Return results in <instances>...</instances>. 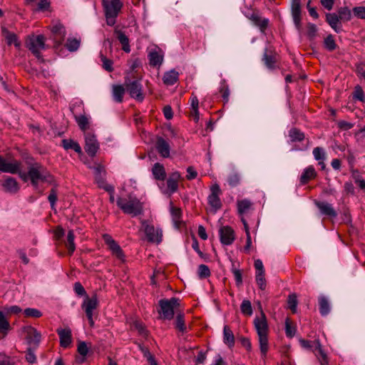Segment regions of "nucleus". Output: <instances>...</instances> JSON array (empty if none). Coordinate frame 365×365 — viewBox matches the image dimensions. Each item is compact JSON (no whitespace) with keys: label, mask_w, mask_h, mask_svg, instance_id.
<instances>
[{"label":"nucleus","mask_w":365,"mask_h":365,"mask_svg":"<svg viewBox=\"0 0 365 365\" xmlns=\"http://www.w3.org/2000/svg\"><path fill=\"white\" fill-rule=\"evenodd\" d=\"M28 172H23L21 170V163L17 160H12L7 162L0 155V171L11 174H18L19 178L24 182L30 180L31 185L34 188H37L38 182H46L51 183L53 176L46 170V169L39 163L27 162Z\"/></svg>","instance_id":"nucleus-1"},{"label":"nucleus","mask_w":365,"mask_h":365,"mask_svg":"<svg viewBox=\"0 0 365 365\" xmlns=\"http://www.w3.org/2000/svg\"><path fill=\"white\" fill-rule=\"evenodd\" d=\"M25 46L38 61H44L41 52L46 50L48 46L46 44V37L43 35H29L25 39Z\"/></svg>","instance_id":"nucleus-2"},{"label":"nucleus","mask_w":365,"mask_h":365,"mask_svg":"<svg viewBox=\"0 0 365 365\" xmlns=\"http://www.w3.org/2000/svg\"><path fill=\"white\" fill-rule=\"evenodd\" d=\"M116 203L118 207L125 214L131 215L132 216L135 217L143 213V204L135 197L129 195L128 199L118 197Z\"/></svg>","instance_id":"nucleus-3"},{"label":"nucleus","mask_w":365,"mask_h":365,"mask_svg":"<svg viewBox=\"0 0 365 365\" xmlns=\"http://www.w3.org/2000/svg\"><path fill=\"white\" fill-rule=\"evenodd\" d=\"M102 5L107 24L113 26L115 24V18L123 6L122 2L120 0H102Z\"/></svg>","instance_id":"nucleus-4"},{"label":"nucleus","mask_w":365,"mask_h":365,"mask_svg":"<svg viewBox=\"0 0 365 365\" xmlns=\"http://www.w3.org/2000/svg\"><path fill=\"white\" fill-rule=\"evenodd\" d=\"M160 309L158 310L160 318L170 320L174 317V309L179 307V299L172 297L170 299H162L158 302Z\"/></svg>","instance_id":"nucleus-5"},{"label":"nucleus","mask_w":365,"mask_h":365,"mask_svg":"<svg viewBox=\"0 0 365 365\" xmlns=\"http://www.w3.org/2000/svg\"><path fill=\"white\" fill-rule=\"evenodd\" d=\"M124 86L130 97L137 101L142 102L144 95L142 91V84L140 79H131L129 76L125 77Z\"/></svg>","instance_id":"nucleus-6"},{"label":"nucleus","mask_w":365,"mask_h":365,"mask_svg":"<svg viewBox=\"0 0 365 365\" xmlns=\"http://www.w3.org/2000/svg\"><path fill=\"white\" fill-rule=\"evenodd\" d=\"M141 223L148 241L153 243H160L163 238L161 229L155 228L153 225L148 224L146 220H142Z\"/></svg>","instance_id":"nucleus-7"},{"label":"nucleus","mask_w":365,"mask_h":365,"mask_svg":"<svg viewBox=\"0 0 365 365\" xmlns=\"http://www.w3.org/2000/svg\"><path fill=\"white\" fill-rule=\"evenodd\" d=\"M50 30L51 32V38L55 43V46H60L63 42L66 34L64 26L58 21H53L50 26Z\"/></svg>","instance_id":"nucleus-8"},{"label":"nucleus","mask_w":365,"mask_h":365,"mask_svg":"<svg viewBox=\"0 0 365 365\" xmlns=\"http://www.w3.org/2000/svg\"><path fill=\"white\" fill-rule=\"evenodd\" d=\"M98 303L97 295L93 294L91 298L88 297V296H86L81 305V307L85 311L86 315L91 327L94 324V321L93 319V311L97 308Z\"/></svg>","instance_id":"nucleus-9"},{"label":"nucleus","mask_w":365,"mask_h":365,"mask_svg":"<svg viewBox=\"0 0 365 365\" xmlns=\"http://www.w3.org/2000/svg\"><path fill=\"white\" fill-rule=\"evenodd\" d=\"M211 193L207 197L208 204L210 205L214 212L220 210L222 207V202L220 195L222 192L217 184L213 185L210 187Z\"/></svg>","instance_id":"nucleus-10"},{"label":"nucleus","mask_w":365,"mask_h":365,"mask_svg":"<svg viewBox=\"0 0 365 365\" xmlns=\"http://www.w3.org/2000/svg\"><path fill=\"white\" fill-rule=\"evenodd\" d=\"M26 333V340L29 347L37 349L41 339V334L33 327L28 326L24 327Z\"/></svg>","instance_id":"nucleus-11"},{"label":"nucleus","mask_w":365,"mask_h":365,"mask_svg":"<svg viewBox=\"0 0 365 365\" xmlns=\"http://www.w3.org/2000/svg\"><path fill=\"white\" fill-rule=\"evenodd\" d=\"M85 150L91 157H93L99 149V143L94 134L91 133H85Z\"/></svg>","instance_id":"nucleus-12"},{"label":"nucleus","mask_w":365,"mask_h":365,"mask_svg":"<svg viewBox=\"0 0 365 365\" xmlns=\"http://www.w3.org/2000/svg\"><path fill=\"white\" fill-rule=\"evenodd\" d=\"M291 13L294 24L299 32L302 31V10L300 0H292Z\"/></svg>","instance_id":"nucleus-13"},{"label":"nucleus","mask_w":365,"mask_h":365,"mask_svg":"<svg viewBox=\"0 0 365 365\" xmlns=\"http://www.w3.org/2000/svg\"><path fill=\"white\" fill-rule=\"evenodd\" d=\"M1 185L6 192L16 194L19 192L20 186L16 180L12 177L7 176L1 181Z\"/></svg>","instance_id":"nucleus-14"},{"label":"nucleus","mask_w":365,"mask_h":365,"mask_svg":"<svg viewBox=\"0 0 365 365\" xmlns=\"http://www.w3.org/2000/svg\"><path fill=\"white\" fill-rule=\"evenodd\" d=\"M220 238L222 244L230 245L235 239V232L231 227L223 226L220 229Z\"/></svg>","instance_id":"nucleus-15"},{"label":"nucleus","mask_w":365,"mask_h":365,"mask_svg":"<svg viewBox=\"0 0 365 365\" xmlns=\"http://www.w3.org/2000/svg\"><path fill=\"white\" fill-rule=\"evenodd\" d=\"M105 243L108 246L113 255H115L118 259H123L124 257L123 252L118 244L108 234L103 236Z\"/></svg>","instance_id":"nucleus-16"},{"label":"nucleus","mask_w":365,"mask_h":365,"mask_svg":"<svg viewBox=\"0 0 365 365\" xmlns=\"http://www.w3.org/2000/svg\"><path fill=\"white\" fill-rule=\"evenodd\" d=\"M56 332L59 336L60 345L63 348H68L72 342V333L70 328H58Z\"/></svg>","instance_id":"nucleus-17"},{"label":"nucleus","mask_w":365,"mask_h":365,"mask_svg":"<svg viewBox=\"0 0 365 365\" xmlns=\"http://www.w3.org/2000/svg\"><path fill=\"white\" fill-rule=\"evenodd\" d=\"M255 327L258 335L267 334L268 325L265 314L261 312L260 317H257L254 319Z\"/></svg>","instance_id":"nucleus-18"},{"label":"nucleus","mask_w":365,"mask_h":365,"mask_svg":"<svg viewBox=\"0 0 365 365\" xmlns=\"http://www.w3.org/2000/svg\"><path fill=\"white\" fill-rule=\"evenodd\" d=\"M155 148L161 157L168 158L170 156V144L163 138L160 136L157 137Z\"/></svg>","instance_id":"nucleus-19"},{"label":"nucleus","mask_w":365,"mask_h":365,"mask_svg":"<svg viewBox=\"0 0 365 365\" xmlns=\"http://www.w3.org/2000/svg\"><path fill=\"white\" fill-rule=\"evenodd\" d=\"M326 21L331 26V28L336 33H340L342 31L341 20L337 14H326Z\"/></svg>","instance_id":"nucleus-20"},{"label":"nucleus","mask_w":365,"mask_h":365,"mask_svg":"<svg viewBox=\"0 0 365 365\" xmlns=\"http://www.w3.org/2000/svg\"><path fill=\"white\" fill-rule=\"evenodd\" d=\"M315 205L323 215L329 216L334 218L337 216V213L332 205L327 202L315 201Z\"/></svg>","instance_id":"nucleus-21"},{"label":"nucleus","mask_w":365,"mask_h":365,"mask_svg":"<svg viewBox=\"0 0 365 365\" xmlns=\"http://www.w3.org/2000/svg\"><path fill=\"white\" fill-rule=\"evenodd\" d=\"M262 61L269 69L273 70L276 68L277 54L272 50L266 48L263 54Z\"/></svg>","instance_id":"nucleus-22"},{"label":"nucleus","mask_w":365,"mask_h":365,"mask_svg":"<svg viewBox=\"0 0 365 365\" xmlns=\"http://www.w3.org/2000/svg\"><path fill=\"white\" fill-rule=\"evenodd\" d=\"M314 349L313 351L315 353V355L317 356L320 364L322 365H327L328 364V358L326 352L322 349V344L319 339H315L314 341Z\"/></svg>","instance_id":"nucleus-23"},{"label":"nucleus","mask_w":365,"mask_h":365,"mask_svg":"<svg viewBox=\"0 0 365 365\" xmlns=\"http://www.w3.org/2000/svg\"><path fill=\"white\" fill-rule=\"evenodd\" d=\"M114 34L115 35L116 38L119 41V42L122 45V49L126 52L129 53L130 51L129 39L128 36L125 34L124 32L118 29L117 28L114 30Z\"/></svg>","instance_id":"nucleus-24"},{"label":"nucleus","mask_w":365,"mask_h":365,"mask_svg":"<svg viewBox=\"0 0 365 365\" xmlns=\"http://www.w3.org/2000/svg\"><path fill=\"white\" fill-rule=\"evenodd\" d=\"M179 78V73L175 69H171L164 73L163 81L166 86H173L178 81Z\"/></svg>","instance_id":"nucleus-25"},{"label":"nucleus","mask_w":365,"mask_h":365,"mask_svg":"<svg viewBox=\"0 0 365 365\" xmlns=\"http://www.w3.org/2000/svg\"><path fill=\"white\" fill-rule=\"evenodd\" d=\"M94 175H95V180L96 183L98 185V187H103L105 184V175H106V170L105 168L101 165H98L97 166L93 168Z\"/></svg>","instance_id":"nucleus-26"},{"label":"nucleus","mask_w":365,"mask_h":365,"mask_svg":"<svg viewBox=\"0 0 365 365\" xmlns=\"http://www.w3.org/2000/svg\"><path fill=\"white\" fill-rule=\"evenodd\" d=\"M152 173L154 176V178L158 180H164L166 178L165 168L162 164L159 163L154 164L152 168Z\"/></svg>","instance_id":"nucleus-27"},{"label":"nucleus","mask_w":365,"mask_h":365,"mask_svg":"<svg viewBox=\"0 0 365 365\" xmlns=\"http://www.w3.org/2000/svg\"><path fill=\"white\" fill-rule=\"evenodd\" d=\"M250 19L255 24V26H258L261 31H264L269 23L267 19H262L257 14L253 13L251 14Z\"/></svg>","instance_id":"nucleus-28"},{"label":"nucleus","mask_w":365,"mask_h":365,"mask_svg":"<svg viewBox=\"0 0 365 365\" xmlns=\"http://www.w3.org/2000/svg\"><path fill=\"white\" fill-rule=\"evenodd\" d=\"M61 146L66 150L71 149L78 154L82 153L80 145L72 139H63L61 140Z\"/></svg>","instance_id":"nucleus-29"},{"label":"nucleus","mask_w":365,"mask_h":365,"mask_svg":"<svg viewBox=\"0 0 365 365\" xmlns=\"http://www.w3.org/2000/svg\"><path fill=\"white\" fill-rule=\"evenodd\" d=\"M317 173L313 166H309L304 169L300 177V182L302 185L307 184L311 179L316 177Z\"/></svg>","instance_id":"nucleus-30"},{"label":"nucleus","mask_w":365,"mask_h":365,"mask_svg":"<svg viewBox=\"0 0 365 365\" xmlns=\"http://www.w3.org/2000/svg\"><path fill=\"white\" fill-rule=\"evenodd\" d=\"M2 34L4 36L8 45L14 43L16 48H19L21 46V43L18 41L17 36L14 33L10 32L6 28H3Z\"/></svg>","instance_id":"nucleus-31"},{"label":"nucleus","mask_w":365,"mask_h":365,"mask_svg":"<svg viewBox=\"0 0 365 365\" xmlns=\"http://www.w3.org/2000/svg\"><path fill=\"white\" fill-rule=\"evenodd\" d=\"M319 309L322 316H327L330 312V305L328 299L324 296L319 297Z\"/></svg>","instance_id":"nucleus-32"},{"label":"nucleus","mask_w":365,"mask_h":365,"mask_svg":"<svg viewBox=\"0 0 365 365\" xmlns=\"http://www.w3.org/2000/svg\"><path fill=\"white\" fill-rule=\"evenodd\" d=\"M149 63L152 66H160L163 63V56L158 51H153L148 55Z\"/></svg>","instance_id":"nucleus-33"},{"label":"nucleus","mask_w":365,"mask_h":365,"mask_svg":"<svg viewBox=\"0 0 365 365\" xmlns=\"http://www.w3.org/2000/svg\"><path fill=\"white\" fill-rule=\"evenodd\" d=\"M223 341L225 344L228 345L230 347L235 344V336L234 334L228 326H225L223 329Z\"/></svg>","instance_id":"nucleus-34"},{"label":"nucleus","mask_w":365,"mask_h":365,"mask_svg":"<svg viewBox=\"0 0 365 365\" xmlns=\"http://www.w3.org/2000/svg\"><path fill=\"white\" fill-rule=\"evenodd\" d=\"M125 91V87L123 86L114 85L113 86V96L114 100L118 103H121Z\"/></svg>","instance_id":"nucleus-35"},{"label":"nucleus","mask_w":365,"mask_h":365,"mask_svg":"<svg viewBox=\"0 0 365 365\" xmlns=\"http://www.w3.org/2000/svg\"><path fill=\"white\" fill-rule=\"evenodd\" d=\"M74 233L72 230H70L67 234V239L66 242V246L68 248V254L71 255L75 251L76 246L74 243Z\"/></svg>","instance_id":"nucleus-36"},{"label":"nucleus","mask_w":365,"mask_h":365,"mask_svg":"<svg viewBox=\"0 0 365 365\" xmlns=\"http://www.w3.org/2000/svg\"><path fill=\"white\" fill-rule=\"evenodd\" d=\"M252 207V202L247 199L237 201V211L240 215L246 213Z\"/></svg>","instance_id":"nucleus-37"},{"label":"nucleus","mask_w":365,"mask_h":365,"mask_svg":"<svg viewBox=\"0 0 365 365\" xmlns=\"http://www.w3.org/2000/svg\"><path fill=\"white\" fill-rule=\"evenodd\" d=\"M74 117L78 127L81 130L86 131L89 128V120L85 115H75Z\"/></svg>","instance_id":"nucleus-38"},{"label":"nucleus","mask_w":365,"mask_h":365,"mask_svg":"<svg viewBox=\"0 0 365 365\" xmlns=\"http://www.w3.org/2000/svg\"><path fill=\"white\" fill-rule=\"evenodd\" d=\"M289 136L293 142H301L304 139V134L300 130L294 128L289 131Z\"/></svg>","instance_id":"nucleus-39"},{"label":"nucleus","mask_w":365,"mask_h":365,"mask_svg":"<svg viewBox=\"0 0 365 365\" xmlns=\"http://www.w3.org/2000/svg\"><path fill=\"white\" fill-rule=\"evenodd\" d=\"M338 16L341 21H349L351 19V11L346 6L340 7L338 9Z\"/></svg>","instance_id":"nucleus-40"},{"label":"nucleus","mask_w":365,"mask_h":365,"mask_svg":"<svg viewBox=\"0 0 365 365\" xmlns=\"http://www.w3.org/2000/svg\"><path fill=\"white\" fill-rule=\"evenodd\" d=\"M198 104L199 101L197 97L192 94L191 96V107L192 109L191 115L194 117V120L196 122L199 120Z\"/></svg>","instance_id":"nucleus-41"},{"label":"nucleus","mask_w":365,"mask_h":365,"mask_svg":"<svg viewBox=\"0 0 365 365\" xmlns=\"http://www.w3.org/2000/svg\"><path fill=\"white\" fill-rule=\"evenodd\" d=\"M258 336L260 351L262 354L265 356L269 349L267 334L258 335Z\"/></svg>","instance_id":"nucleus-42"},{"label":"nucleus","mask_w":365,"mask_h":365,"mask_svg":"<svg viewBox=\"0 0 365 365\" xmlns=\"http://www.w3.org/2000/svg\"><path fill=\"white\" fill-rule=\"evenodd\" d=\"M10 329V324L3 312L0 311V333L6 334Z\"/></svg>","instance_id":"nucleus-43"},{"label":"nucleus","mask_w":365,"mask_h":365,"mask_svg":"<svg viewBox=\"0 0 365 365\" xmlns=\"http://www.w3.org/2000/svg\"><path fill=\"white\" fill-rule=\"evenodd\" d=\"M324 45L327 50L332 51L336 49V44L335 43L334 36L331 34L328 35L324 41Z\"/></svg>","instance_id":"nucleus-44"},{"label":"nucleus","mask_w":365,"mask_h":365,"mask_svg":"<svg viewBox=\"0 0 365 365\" xmlns=\"http://www.w3.org/2000/svg\"><path fill=\"white\" fill-rule=\"evenodd\" d=\"M307 35L309 40H314L317 35L318 29L317 26L312 23H308L307 24Z\"/></svg>","instance_id":"nucleus-45"},{"label":"nucleus","mask_w":365,"mask_h":365,"mask_svg":"<svg viewBox=\"0 0 365 365\" xmlns=\"http://www.w3.org/2000/svg\"><path fill=\"white\" fill-rule=\"evenodd\" d=\"M100 58L102 62L103 68L108 72H112L113 71V61L107 58L106 56H104L102 53H100Z\"/></svg>","instance_id":"nucleus-46"},{"label":"nucleus","mask_w":365,"mask_h":365,"mask_svg":"<svg viewBox=\"0 0 365 365\" xmlns=\"http://www.w3.org/2000/svg\"><path fill=\"white\" fill-rule=\"evenodd\" d=\"M80 46V41L76 38H68L65 46L70 51H76Z\"/></svg>","instance_id":"nucleus-47"},{"label":"nucleus","mask_w":365,"mask_h":365,"mask_svg":"<svg viewBox=\"0 0 365 365\" xmlns=\"http://www.w3.org/2000/svg\"><path fill=\"white\" fill-rule=\"evenodd\" d=\"M241 312L243 314L250 316L252 314V307L249 300H243L240 306Z\"/></svg>","instance_id":"nucleus-48"},{"label":"nucleus","mask_w":365,"mask_h":365,"mask_svg":"<svg viewBox=\"0 0 365 365\" xmlns=\"http://www.w3.org/2000/svg\"><path fill=\"white\" fill-rule=\"evenodd\" d=\"M220 93L222 95L223 101L225 103H227L229 101L230 89H229L228 86L226 84L225 80H223L221 82V87H220Z\"/></svg>","instance_id":"nucleus-49"},{"label":"nucleus","mask_w":365,"mask_h":365,"mask_svg":"<svg viewBox=\"0 0 365 365\" xmlns=\"http://www.w3.org/2000/svg\"><path fill=\"white\" fill-rule=\"evenodd\" d=\"M175 328L178 329L181 332L185 331L186 326L185 324L184 315L183 314H178L177 315L176 320H175Z\"/></svg>","instance_id":"nucleus-50"},{"label":"nucleus","mask_w":365,"mask_h":365,"mask_svg":"<svg viewBox=\"0 0 365 365\" xmlns=\"http://www.w3.org/2000/svg\"><path fill=\"white\" fill-rule=\"evenodd\" d=\"M314 159L317 161L324 160L326 158V153L324 148L321 147L314 148L313 150Z\"/></svg>","instance_id":"nucleus-51"},{"label":"nucleus","mask_w":365,"mask_h":365,"mask_svg":"<svg viewBox=\"0 0 365 365\" xmlns=\"http://www.w3.org/2000/svg\"><path fill=\"white\" fill-rule=\"evenodd\" d=\"M255 279L259 288L261 290H264L267 286L266 279L264 278V273H256Z\"/></svg>","instance_id":"nucleus-52"},{"label":"nucleus","mask_w":365,"mask_h":365,"mask_svg":"<svg viewBox=\"0 0 365 365\" xmlns=\"http://www.w3.org/2000/svg\"><path fill=\"white\" fill-rule=\"evenodd\" d=\"M288 306L291 309L292 313H295L297 312V295L295 294H292L289 295L288 297Z\"/></svg>","instance_id":"nucleus-53"},{"label":"nucleus","mask_w":365,"mask_h":365,"mask_svg":"<svg viewBox=\"0 0 365 365\" xmlns=\"http://www.w3.org/2000/svg\"><path fill=\"white\" fill-rule=\"evenodd\" d=\"M210 271L209 267L205 264H200L198 267V276L201 279L210 277Z\"/></svg>","instance_id":"nucleus-54"},{"label":"nucleus","mask_w":365,"mask_h":365,"mask_svg":"<svg viewBox=\"0 0 365 365\" xmlns=\"http://www.w3.org/2000/svg\"><path fill=\"white\" fill-rule=\"evenodd\" d=\"M24 314L28 317L39 318L42 316V313L37 309L26 308L24 310Z\"/></svg>","instance_id":"nucleus-55"},{"label":"nucleus","mask_w":365,"mask_h":365,"mask_svg":"<svg viewBox=\"0 0 365 365\" xmlns=\"http://www.w3.org/2000/svg\"><path fill=\"white\" fill-rule=\"evenodd\" d=\"M36 349L34 347H28L26 351V359L30 364H34L36 361V357L34 354Z\"/></svg>","instance_id":"nucleus-56"},{"label":"nucleus","mask_w":365,"mask_h":365,"mask_svg":"<svg viewBox=\"0 0 365 365\" xmlns=\"http://www.w3.org/2000/svg\"><path fill=\"white\" fill-rule=\"evenodd\" d=\"M353 98L360 101H364V93L362 88L360 86H356L354 88L353 93Z\"/></svg>","instance_id":"nucleus-57"},{"label":"nucleus","mask_w":365,"mask_h":365,"mask_svg":"<svg viewBox=\"0 0 365 365\" xmlns=\"http://www.w3.org/2000/svg\"><path fill=\"white\" fill-rule=\"evenodd\" d=\"M240 181V176L237 173H232L227 178V182L231 187L237 186Z\"/></svg>","instance_id":"nucleus-58"},{"label":"nucleus","mask_w":365,"mask_h":365,"mask_svg":"<svg viewBox=\"0 0 365 365\" xmlns=\"http://www.w3.org/2000/svg\"><path fill=\"white\" fill-rule=\"evenodd\" d=\"M354 16L361 19H365V6H355L353 9Z\"/></svg>","instance_id":"nucleus-59"},{"label":"nucleus","mask_w":365,"mask_h":365,"mask_svg":"<svg viewBox=\"0 0 365 365\" xmlns=\"http://www.w3.org/2000/svg\"><path fill=\"white\" fill-rule=\"evenodd\" d=\"M170 212H171V215H172L173 221L175 222V224H177L180 220V217H181V215H182L181 210L178 207H172Z\"/></svg>","instance_id":"nucleus-60"},{"label":"nucleus","mask_w":365,"mask_h":365,"mask_svg":"<svg viewBox=\"0 0 365 365\" xmlns=\"http://www.w3.org/2000/svg\"><path fill=\"white\" fill-rule=\"evenodd\" d=\"M296 332V329L291 326L289 323V319H287L285 322V333L287 336L292 338L294 336Z\"/></svg>","instance_id":"nucleus-61"},{"label":"nucleus","mask_w":365,"mask_h":365,"mask_svg":"<svg viewBox=\"0 0 365 365\" xmlns=\"http://www.w3.org/2000/svg\"><path fill=\"white\" fill-rule=\"evenodd\" d=\"M168 192L171 195L177 191L178 188V182L173 180H167Z\"/></svg>","instance_id":"nucleus-62"},{"label":"nucleus","mask_w":365,"mask_h":365,"mask_svg":"<svg viewBox=\"0 0 365 365\" xmlns=\"http://www.w3.org/2000/svg\"><path fill=\"white\" fill-rule=\"evenodd\" d=\"M356 73L358 76L365 79V61L356 65Z\"/></svg>","instance_id":"nucleus-63"},{"label":"nucleus","mask_w":365,"mask_h":365,"mask_svg":"<svg viewBox=\"0 0 365 365\" xmlns=\"http://www.w3.org/2000/svg\"><path fill=\"white\" fill-rule=\"evenodd\" d=\"M357 140L361 145H365V125L356 134Z\"/></svg>","instance_id":"nucleus-64"}]
</instances>
